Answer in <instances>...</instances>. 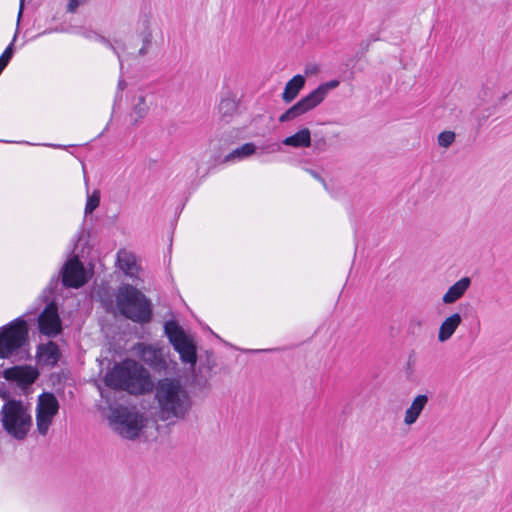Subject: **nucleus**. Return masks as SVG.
I'll return each mask as SVG.
<instances>
[{
    "label": "nucleus",
    "instance_id": "0eeeda50",
    "mask_svg": "<svg viewBox=\"0 0 512 512\" xmlns=\"http://www.w3.org/2000/svg\"><path fill=\"white\" fill-rule=\"evenodd\" d=\"M164 332L175 351L184 363L194 366L197 361L196 346L185 334L183 328L175 320H168L164 324Z\"/></svg>",
    "mask_w": 512,
    "mask_h": 512
},
{
    "label": "nucleus",
    "instance_id": "dca6fc26",
    "mask_svg": "<svg viewBox=\"0 0 512 512\" xmlns=\"http://www.w3.org/2000/svg\"><path fill=\"white\" fill-rule=\"evenodd\" d=\"M429 398L426 394H419L417 395L409 408L406 409L405 415H404V423L408 426L414 424L423 410L425 409L426 405L428 404Z\"/></svg>",
    "mask_w": 512,
    "mask_h": 512
},
{
    "label": "nucleus",
    "instance_id": "a19ab883",
    "mask_svg": "<svg viewBox=\"0 0 512 512\" xmlns=\"http://www.w3.org/2000/svg\"><path fill=\"white\" fill-rule=\"evenodd\" d=\"M5 65H3L2 63H0V74L2 73V71L5 69Z\"/></svg>",
    "mask_w": 512,
    "mask_h": 512
},
{
    "label": "nucleus",
    "instance_id": "f03ea898",
    "mask_svg": "<svg viewBox=\"0 0 512 512\" xmlns=\"http://www.w3.org/2000/svg\"><path fill=\"white\" fill-rule=\"evenodd\" d=\"M155 400L158 404L161 418L184 419L191 408L190 396L175 378H162L155 385Z\"/></svg>",
    "mask_w": 512,
    "mask_h": 512
},
{
    "label": "nucleus",
    "instance_id": "412c9836",
    "mask_svg": "<svg viewBox=\"0 0 512 512\" xmlns=\"http://www.w3.org/2000/svg\"><path fill=\"white\" fill-rule=\"evenodd\" d=\"M282 143L294 148H308L311 146V132L308 128H302L295 134L286 137Z\"/></svg>",
    "mask_w": 512,
    "mask_h": 512
},
{
    "label": "nucleus",
    "instance_id": "72a5a7b5",
    "mask_svg": "<svg viewBox=\"0 0 512 512\" xmlns=\"http://www.w3.org/2000/svg\"><path fill=\"white\" fill-rule=\"evenodd\" d=\"M326 145L327 143L324 138H320L314 141V147L319 151H324L326 149Z\"/></svg>",
    "mask_w": 512,
    "mask_h": 512
},
{
    "label": "nucleus",
    "instance_id": "7c9ffc66",
    "mask_svg": "<svg viewBox=\"0 0 512 512\" xmlns=\"http://www.w3.org/2000/svg\"><path fill=\"white\" fill-rule=\"evenodd\" d=\"M17 34L14 35L12 42L6 47L2 55L0 56V63L7 66L9 61L12 59L14 54V41L16 40Z\"/></svg>",
    "mask_w": 512,
    "mask_h": 512
},
{
    "label": "nucleus",
    "instance_id": "20e7f679",
    "mask_svg": "<svg viewBox=\"0 0 512 512\" xmlns=\"http://www.w3.org/2000/svg\"><path fill=\"white\" fill-rule=\"evenodd\" d=\"M2 426L16 440H24L32 426L27 407L20 400L11 399L1 409Z\"/></svg>",
    "mask_w": 512,
    "mask_h": 512
},
{
    "label": "nucleus",
    "instance_id": "473e14b6",
    "mask_svg": "<svg viewBox=\"0 0 512 512\" xmlns=\"http://www.w3.org/2000/svg\"><path fill=\"white\" fill-rule=\"evenodd\" d=\"M126 87H127L126 81L124 79H120L118 81V85H117L118 92L116 93L115 101H117L118 99L121 100L122 95L120 92L123 91Z\"/></svg>",
    "mask_w": 512,
    "mask_h": 512
},
{
    "label": "nucleus",
    "instance_id": "c9c22d12",
    "mask_svg": "<svg viewBox=\"0 0 512 512\" xmlns=\"http://www.w3.org/2000/svg\"><path fill=\"white\" fill-rule=\"evenodd\" d=\"M308 172L310 173V175H311L313 178H315V179L319 180V181L324 185V187H326V182H325V180H324V179L319 175V173H318V172H316V171H314V170H308Z\"/></svg>",
    "mask_w": 512,
    "mask_h": 512
},
{
    "label": "nucleus",
    "instance_id": "a211bd4d",
    "mask_svg": "<svg viewBox=\"0 0 512 512\" xmlns=\"http://www.w3.org/2000/svg\"><path fill=\"white\" fill-rule=\"evenodd\" d=\"M461 322L462 317L459 313H453L447 317L439 327L438 341L441 343L448 341L455 333Z\"/></svg>",
    "mask_w": 512,
    "mask_h": 512
},
{
    "label": "nucleus",
    "instance_id": "9b49d317",
    "mask_svg": "<svg viewBox=\"0 0 512 512\" xmlns=\"http://www.w3.org/2000/svg\"><path fill=\"white\" fill-rule=\"evenodd\" d=\"M3 375L6 380L16 382L18 385L26 387L37 380L39 372L36 368L31 366H14L5 369Z\"/></svg>",
    "mask_w": 512,
    "mask_h": 512
},
{
    "label": "nucleus",
    "instance_id": "2eb2a0df",
    "mask_svg": "<svg viewBox=\"0 0 512 512\" xmlns=\"http://www.w3.org/2000/svg\"><path fill=\"white\" fill-rule=\"evenodd\" d=\"M239 102L236 97L228 93L222 97L218 105V113L220 120L229 123L232 118L238 113Z\"/></svg>",
    "mask_w": 512,
    "mask_h": 512
},
{
    "label": "nucleus",
    "instance_id": "1a4fd4ad",
    "mask_svg": "<svg viewBox=\"0 0 512 512\" xmlns=\"http://www.w3.org/2000/svg\"><path fill=\"white\" fill-rule=\"evenodd\" d=\"M39 331L48 336L56 337L62 331L61 319L58 314V306L55 301L48 303L38 318Z\"/></svg>",
    "mask_w": 512,
    "mask_h": 512
},
{
    "label": "nucleus",
    "instance_id": "f704fd0d",
    "mask_svg": "<svg viewBox=\"0 0 512 512\" xmlns=\"http://www.w3.org/2000/svg\"><path fill=\"white\" fill-rule=\"evenodd\" d=\"M369 47H370V41H362L360 43V49H359V52L358 54H365L368 50H369Z\"/></svg>",
    "mask_w": 512,
    "mask_h": 512
},
{
    "label": "nucleus",
    "instance_id": "5701e85b",
    "mask_svg": "<svg viewBox=\"0 0 512 512\" xmlns=\"http://www.w3.org/2000/svg\"><path fill=\"white\" fill-rule=\"evenodd\" d=\"M117 261L120 269L123 270L125 274H133V271L136 269L134 256L128 254L125 250H120L117 253Z\"/></svg>",
    "mask_w": 512,
    "mask_h": 512
},
{
    "label": "nucleus",
    "instance_id": "c85d7f7f",
    "mask_svg": "<svg viewBox=\"0 0 512 512\" xmlns=\"http://www.w3.org/2000/svg\"><path fill=\"white\" fill-rule=\"evenodd\" d=\"M438 145L448 148L455 141V133L453 131H443L438 135Z\"/></svg>",
    "mask_w": 512,
    "mask_h": 512
},
{
    "label": "nucleus",
    "instance_id": "7ed1b4c3",
    "mask_svg": "<svg viewBox=\"0 0 512 512\" xmlns=\"http://www.w3.org/2000/svg\"><path fill=\"white\" fill-rule=\"evenodd\" d=\"M116 306L125 318L138 324H147L152 320L151 301L139 289L130 284L119 287L116 294Z\"/></svg>",
    "mask_w": 512,
    "mask_h": 512
},
{
    "label": "nucleus",
    "instance_id": "b1692460",
    "mask_svg": "<svg viewBox=\"0 0 512 512\" xmlns=\"http://www.w3.org/2000/svg\"><path fill=\"white\" fill-rule=\"evenodd\" d=\"M139 37L142 42V47L138 50V56L143 57L148 54L150 48L152 47L153 39V35L147 21L144 22V28L140 32Z\"/></svg>",
    "mask_w": 512,
    "mask_h": 512
},
{
    "label": "nucleus",
    "instance_id": "aec40b11",
    "mask_svg": "<svg viewBox=\"0 0 512 512\" xmlns=\"http://www.w3.org/2000/svg\"><path fill=\"white\" fill-rule=\"evenodd\" d=\"M38 357L43 360L46 364L55 365L61 356L58 345L49 341L47 344H40L37 348Z\"/></svg>",
    "mask_w": 512,
    "mask_h": 512
},
{
    "label": "nucleus",
    "instance_id": "ddd939ff",
    "mask_svg": "<svg viewBox=\"0 0 512 512\" xmlns=\"http://www.w3.org/2000/svg\"><path fill=\"white\" fill-rule=\"evenodd\" d=\"M317 106L318 104L315 102L312 96L308 94L307 96L300 99L297 103L292 105L290 108H288L283 114H281L279 117V122L285 123L292 121L311 111Z\"/></svg>",
    "mask_w": 512,
    "mask_h": 512
},
{
    "label": "nucleus",
    "instance_id": "4c0bfd02",
    "mask_svg": "<svg viewBox=\"0 0 512 512\" xmlns=\"http://www.w3.org/2000/svg\"><path fill=\"white\" fill-rule=\"evenodd\" d=\"M23 4H24V0H20V10H19V13H18V20L22 16Z\"/></svg>",
    "mask_w": 512,
    "mask_h": 512
},
{
    "label": "nucleus",
    "instance_id": "e433bc0d",
    "mask_svg": "<svg viewBox=\"0 0 512 512\" xmlns=\"http://www.w3.org/2000/svg\"><path fill=\"white\" fill-rule=\"evenodd\" d=\"M489 117L488 114H482L481 116L477 117L479 126L482 125V122L485 121Z\"/></svg>",
    "mask_w": 512,
    "mask_h": 512
},
{
    "label": "nucleus",
    "instance_id": "ea45409f",
    "mask_svg": "<svg viewBox=\"0 0 512 512\" xmlns=\"http://www.w3.org/2000/svg\"><path fill=\"white\" fill-rule=\"evenodd\" d=\"M57 281H58L57 279L56 280H54V279L51 280V282H50V289H52V285L53 284H55V285L57 284Z\"/></svg>",
    "mask_w": 512,
    "mask_h": 512
},
{
    "label": "nucleus",
    "instance_id": "393cba45",
    "mask_svg": "<svg viewBox=\"0 0 512 512\" xmlns=\"http://www.w3.org/2000/svg\"><path fill=\"white\" fill-rule=\"evenodd\" d=\"M148 106L146 104L145 96H139L137 103L133 106L131 117L135 116L132 120V125L136 126L138 122L143 119L148 113Z\"/></svg>",
    "mask_w": 512,
    "mask_h": 512
},
{
    "label": "nucleus",
    "instance_id": "bb28decb",
    "mask_svg": "<svg viewBox=\"0 0 512 512\" xmlns=\"http://www.w3.org/2000/svg\"><path fill=\"white\" fill-rule=\"evenodd\" d=\"M423 319L418 315H413L409 318L407 331L412 336H419L422 332Z\"/></svg>",
    "mask_w": 512,
    "mask_h": 512
},
{
    "label": "nucleus",
    "instance_id": "f8f14e48",
    "mask_svg": "<svg viewBox=\"0 0 512 512\" xmlns=\"http://www.w3.org/2000/svg\"><path fill=\"white\" fill-rule=\"evenodd\" d=\"M140 357L142 361L155 371L166 370L167 364L164 357L163 348L154 345H141Z\"/></svg>",
    "mask_w": 512,
    "mask_h": 512
},
{
    "label": "nucleus",
    "instance_id": "2f4dec72",
    "mask_svg": "<svg viewBox=\"0 0 512 512\" xmlns=\"http://www.w3.org/2000/svg\"><path fill=\"white\" fill-rule=\"evenodd\" d=\"M87 0H69L67 4V12L75 13L78 7L84 4Z\"/></svg>",
    "mask_w": 512,
    "mask_h": 512
},
{
    "label": "nucleus",
    "instance_id": "58836bf2",
    "mask_svg": "<svg viewBox=\"0 0 512 512\" xmlns=\"http://www.w3.org/2000/svg\"><path fill=\"white\" fill-rule=\"evenodd\" d=\"M272 147H273V149H272L273 151H276V150L280 149V146L277 145V144L272 145Z\"/></svg>",
    "mask_w": 512,
    "mask_h": 512
},
{
    "label": "nucleus",
    "instance_id": "423d86ee",
    "mask_svg": "<svg viewBox=\"0 0 512 512\" xmlns=\"http://www.w3.org/2000/svg\"><path fill=\"white\" fill-rule=\"evenodd\" d=\"M28 341V326L18 317L0 332V358H8Z\"/></svg>",
    "mask_w": 512,
    "mask_h": 512
},
{
    "label": "nucleus",
    "instance_id": "cd10ccee",
    "mask_svg": "<svg viewBox=\"0 0 512 512\" xmlns=\"http://www.w3.org/2000/svg\"><path fill=\"white\" fill-rule=\"evenodd\" d=\"M100 204V191L94 190L91 195L88 194L85 205V214H91Z\"/></svg>",
    "mask_w": 512,
    "mask_h": 512
},
{
    "label": "nucleus",
    "instance_id": "39448f33",
    "mask_svg": "<svg viewBox=\"0 0 512 512\" xmlns=\"http://www.w3.org/2000/svg\"><path fill=\"white\" fill-rule=\"evenodd\" d=\"M113 429L123 438L134 440L139 436L143 425V415L129 407L120 405L111 410L109 417Z\"/></svg>",
    "mask_w": 512,
    "mask_h": 512
},
{
    "label": "nucleus",
    "instance_id": "a878e982",
    "mask_svg": "<svg viewBox=\"0 0 512 512\" xmlns=\"http://www.w3.org/2000/svg\"><path fill=\"white\" fill-rule=\"evenodd\" d=\"M255 151H256V146L254 143H252V142L245 143L242 146L234 149L230 154H228L225 157V161H230L235 158L242 159V158L252 155L253 153H255Z\"/></svg>",
    "mask_w": 512,
    "mask_h": 512
},
{
    "label": "nucleus",
    "instance_id": "6e6552de",
    "mask_svg": "<svg viewBox=\"0 0 512 512\" xmlns=\"http://www.w3.org/2000/svg\"><path fill=\"white\" fill-rule=\"evenodd\" d=\"M59 403L53 393H42L36 408V425L41 435H46L53 417L58 413Z\"/></svg>",
    "mask_w": 512,
    "mask_h": 512
},
{
    "label": "nucleus",
    "instance_id": "4468645a",
    "mask_svg": "<svg viewBox=\"0 0 512 512\" xmlns=\"http://www.w3.org/2000/svg\"><path fill=\"white\" fill-rule=\"evenodd\" d=\"M317 106L318 104L315 102L312 96L308 94L307 96L300 99L297 103L292 105L290 108H288L283 114H281L279 117V122L285 123L292 121L311 111Z\"/></svg>",
    "mask_w": 512,
    "mask_h": 512
},
{
    "label": "nucleus",
    "instance_id": "6ab92c4d",
    "mask_svg": "<svg viewBox=\"0 0 512 512\" xmlns=\"http://www.w3.org/2000/svg\"><path fill=\"white\" fill-rule=\"evenodd\" d=\"M305 82L306 80L303 75H295L286 83L284 91L282 93V100L287 104L294 101L298 96L299 92L301 91V89L304 87Z\"/></svg>",
    "mask_w": 512,
    "mask_h": 512
},
{
    "label": "nucleus",
    "instance_id": "c756f323",
    "mask_svg": "<svg viewBox=\"0 0 512 512\" xmlns=\"http://www.w3.org/2000/svg\"><path fill=\"white\" fill-rule=\"evenodd\" d=\"M86 37L94 38L95 40L100 41L101 43H103L107 47H109L117 55V57L120 61V66L122 67V61H121L120 54H119L118 50L116 49V47L108 39H106L105 37H103L97 33H94V32H90L89 34L86 35Z\"/></svg>",
    "mask_w": 512,
    "mask_h": 512
},
{
    "label": "nucleus",
    "instance_id": "f257e3e1",
    "mask_svg": "<svg viewBox=\"0 0 512 512\" xmlns=\"http://www.w3.org/2000/svg\"><path fill=\"white\" fill-rule=\"evenodd\" d=\"M104 382L109 388L134 395L150 392L153 388L149 372L137 361L129 358L115 363L105 375Z\"/></svg>",
    "mask_w": 512,
    "mask_h": 512
},
{
    "label": "nucleus",
    "instance_id": "4be33fe9",
    "mask_svg": "<svg viewBox=\"0 0 512 512\" xmlns=\"http://www.w3.org/2000/svg\"><path fill=\"white\" fill-rule=\"evenodd\" d=\"M339 84H340V82L338 80L333 79V80H330L323 84H320L316 89H314L309 94L312 96V98L315 100V102L319 105L325 99L328 91L338 87Z\"/></svg>",
    "mask_w": 512,
    "mask_h": 512
},
{
    "label": "nucleus",
    "instance_id": "9d476101",
    "mask_svg": "<svg viewBox=\"0 0 512 512\" xmlns=\"http://www.w3.org/2000/svg\"><path fill=\"white\" fill-rule=\"evenodd\" d=\"M62 284L65 287L79 288L87 282L85 268L78 256L67 260L62 270Z\"/></svg>",
    "mask_w": 512,
    "mask_h": 512
},
{
    "label": "nucleus",
    "instance_id": "f3484780",
    "mask_svg": "<svg viewBox=\"0 0 512 512\" xmlns=\"http://www.w3.org/2000/svg\"><path fill=\"white\" fill-rule=\"evenodd\" d=\"M471 285V279L469 277H463L455 282L451 287L448 288L447 292L443 295L442 301L445 304H453L458 301L466 293Z\"/></svg>",
    "mask_w": 512,
    "mask_h": 512
}]
</instances>
